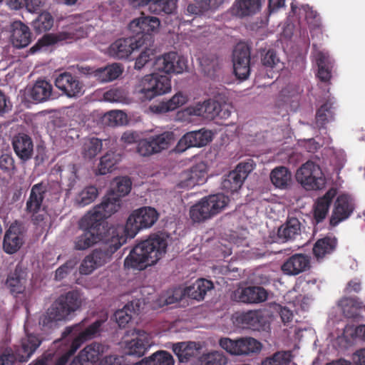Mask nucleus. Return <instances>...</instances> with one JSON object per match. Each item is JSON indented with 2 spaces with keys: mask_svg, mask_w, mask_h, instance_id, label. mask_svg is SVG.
I'll use <instances>...</instances> for the list:
<instances>
[{
  "mask_svg": "<svg viewBox=\"0 0 365 365\" xmlns=\"http://www.w3.org/2000/svg\"><path fill=\"white\" fill-rule=\"evenodd\" d=\"M168 247L165 237L150 235L146 240L136 244L124 260L125 267L143 270L155 264L165 254Z\"/></svg>",
  "mask_w": 365,
  "mask_h": 365,
  "instance_id": "f257e3e1",
  "label": "nucleus"
},
{
  "mask_svg": "<svg viewBox=\"0 0 365 365\" xmlns=\"http://www.w3.org/2000/svg\"><path fill=\"white\" fill-rule=\"evenodd\" d=\"M118 232L120 233V230ZM118 236L116 230H111L104 238L106 246L95 249L82 260L79 267V273L88 275L97 268L108 262L112 255L125 243V240L119 238Z\"/></svg>",
  "mask_w": 365,
  "mask_h": 365,
  "instance_id": "f03ea898",
  "label": "nucleus"
},
{
  "mask_svg": "<svg viewBox=\"0 0 365 365\" xmlns=\"http://www.w3.org/2000/svg\"><path fill=\"white\" fill-rule=\"evenodd\" d=\"M96 222L97 220L93 221L90 217L86 215L81 219L78 226L82 233L75 238V250H85L98 242H102L103 245L101 247L106 246L104 238L111 230H116L118 232L120 230V233H118L119 238H124L126 240L121 227H110L104 233H102V227L100 226V224H97Z\"/></svg>",
  "mask_w": 365,
  "mask_h": 365,
  "instance_id": "7ed1b4c3",
  "label": "nucleus"
},
{
  "mask_svg": "<svg viewBox=\"0 0 365 365\" xmlns=\"http://www.w3.org/2000/svg\"><path fill=\"white\" fill-rule=\"evenodd\" d=\"M171 91L170 78L165 75L153 73L140 78L134 86L133 93L142 101H150L156 96Z\"/></svg>",
  "mask_w": 365,
  "mask_h": 365,
  "instance_id": "20e7f679",
  "label": "nucleus"
},
{
  "mask_svg": "<svg viewBox=\"0 0 365 365\" xmlns=\"http://www.w3.org/2000/svg\"><path fill=\"white\" fill-rule=\"evenodd\" d=\"M229 202V197L220 193L205 197L190 207V217L195 222L205 221L222 212Z\"/></svg>",
  "mask_w": 365,
  "mask_h": 365,
  "instance_id": "39448f33",
  "label": "nucleus"
},
{
  "mask_svg": "<svg viewBox=\"0 0 365 365\" xmlns=\"http://www.w3.org/2000/svg\"><path fill=\"white\" fill-rule=\"evenodd\" d=\"M158 219V213L151 207H143L134 210L128 217L125 227L117 226L123 229V235L133 238L143 228L152 227Z\"/></svg>",
  "mask_w": 365,
  "mask_h": 365,
  "instance_id": "423d86ee",
  "label": "nucleus"
},
{
  "mask_svg": "<svg viewBox=\"0 0 365 365\" xmlns=\"http://www.w3.org/2000/svg\"><path fill=\"white\" fill-rule=\"evenodd\" d=\"M47 187L44 182L34 185L26 202L25 210L27 214L31 215V221L35 225L43 226L48 220V213L43 208V201L48 191Z\"/></svg>",
  "mask_w": 365,
  "mask_h": 365,
  "instance_id": "0eeeda50",
  "label": "nucleus"
},
{
  "mask_svg": "<svg viewBox=\"0 0 365 365\" xmlns=\"http://www.w3.org/2000/svg\"><path fill=\"white\" fill-rule=\"evenodd\" d=\"M81 306V299L77 290L61 294L48 309V319H66Z\"/></svg>",
  "mask_w": 365,
  "mask_h": 365,
  "instance_id": "6e6552de",
  "label": "nucleus"
},
{
  "mask_svg": "<svg viewBox=\"0 0 365 365\" xmlns=\"http://www.w3.org/2000/svg\"><path fill=\"white\" fill-rule=\"evenodd\" d=\"M87 36L86 31L80 24H73L66 28L65 30L56 34H47L43 36L35 45L30 48L29 54H34L41 50L42 48L53 45L61 41L71 42Z\"/></svg>",
  "mask_w": 365,
  "mask_h": 365,
  "instance_id": "1a4fd4ad",
  "label": "nucleus"
},
{
  "mask_svg": "<svg viewBox=\"0 0 365 365\" xmlns=\"http://www.w3.org/2000/svg\"><path fill=\"white\" fill-rule=\"evenodd\" d=\"M296 179L307 190H321L326 184V178L320 166L309 160L297 170Z\"/></svg>",
  "mask_w": 365,
  "mask_h": 365,
  "instance_id": "9d476101",
  "label": "nucleus"
},
{
  "mask_svg": "<svg viewBox=\"0 0 365 365\" xmlns=\"http://www.w3.org/2000/svg\"><path fill=\"white\" fill-rule=\"evenodd\" d=\"M160 21L155 16H141L133 20L128 25L133 36L142 41V46H150L153 41L152 34L159 29Z\"/></svg>",
  "mask_w": 365,
  "mask_h": 365,
  "instance_id": "9b49d317",
  "label": "nucleus"
},
{
  "mask_svg": "<svg viewBox=\"0 0 365 365\" xmlns=\"http://www.w3.org/2000/svg\"><path fill=\"white\" fill-rule=\"evenodd\" d=\"M220 346L232 355L247 356L257 353L261 349V344L251 337L232 340L223 338L220 340Z\"/></svg>",
  "mask_w": 365,
  "mask_h": 365,
  "instance_id": "f8f14e48",
  "label": "nucleus"
},
{
  "mask_svg": "<svg viewBox=\"0 0 365 365\" xmlns=\"http://www.w3.org/2000/svg\"><path fill=\"white\" fill-rule=\"evenodd\" d=\"M254 169L252 163H240L235 170L225 175L222 181V189L227 192L234 193L242 187L245 180Z\"/></svg>",
  "mask_w": 365,
  "mask_h": 365,
  "instance_id": "ddd939ff",
  "label": "nucleus"
},
{
  "mask_svg": "<svg viewBox=\"0 0 365 365\" xmlns=\"http://www.w3.org/2000/svg\"><path fill=\"white\" fill-rule=\"evenodd\" d=\"M153 66L155 71L167 74L182 73L187 68V61L176 52H169L156 58Z\"/></svg>",
  "mask_w": 365,
  "mask_h": 365,
  "instance_id": "4468645a",
  "label": "nucleus"
},
{
  "mask_svg": "<svg viewBox=\"0 0 365 365\" xmlns=\"http://www.w3.org/2000/svg\"><path fill=\"white\" fill-rule=\"evenodd\" d=\"M54 83L62 94L68 98H78L84 93L83 83L70 72L64 71L59 73L56 77Z\"/></svg>",
  "mask_w": 365,
  "mask_h": 365,
  "instance_id": "2eb2a0df",
  "label": "nucleus"
},
{
  "mask_svg": "<svg viewBox=\"0 0 365 365\" xmlns=\"http://www.w3.org/2000/svg\"><path fill=\"white\" fill-rule=\"evenodd\" d=\"M26 230L21 222L15 221L6 231L3 250L9 255L16 253L25 242Z\"/></svg>",
  "mask_w": 365,
  "mask_h": 365,
  "instance_id": "dca6fc26",
  "label": "nucleus"
},
{
  "mask_svg": "<svg viewBox=\"0 0 365 365\" xmlns=\"http://www.w3.org/2000/svg\"><path fill=\"white\" fill-rule=\"evenodd\" d=\"M120 202L119 197L108 193L101 204L94 207L85 215L90 217L93 221L97 220V224L102 227V222L118 210Z\"/></svg>",
  "mask_w": 365,
  "mask_h": 365,
  "instance_id": "f3484780",
  "label": "nucleus"
},
{
  "mask_svg": "<svg viewBox=\"0 0 365 365\" xmlns=\"http://www.w3.org/2000/svg\"><path fill=\"white\" fill-rule=\"evenodd\" d=\"M212 140V133L205 129L187 132L179 140L173 151L181 153L190 148H200Z\"/></svg>",
  "mask_w": 365,
  "mask_h": 365,
  "instance_id": "a211bd4d",
  "label": "nucleus"
},
{
  "mask_svg": "<svg viewBox=\"0 0 365 365\" xmlns=\"http://www.w3.org/2000/svg\"><path fill=\"white\" fill-rule=\"evenodd\" d=\"M142 41L134 36L118 38L108 48V54L117 59L128 58L136 49L142 47Z\"/></svg>",
  "mask_w": 365,
  "mask_h": 365,
  "instance_id": "6ab92c4d",
  "label": "nucleus"
},
{
  "mask_svg": "<svg viewBox=\"0 0 365 365\" xmlns=\"http://www.w3.org/2000/svg\"><path fill=\"white\" fill-rule=\"evenodd\" d=\"M233 69L236 77L247 79L250 73V50L245 45H237L232 55Z\"/></svg>",
  "mask_w": 365,
  "mask_h": 365,
  "instance_id": "aec40b11",
  "label": "nucleus"
},
{
  "mask_svg": "<svg viewBox=\"0 0 365 365\" xmlns=\"http://www.w3.org/2000/svg\"><path fill=\"white\" fill-rule=\"evenodd\" d=\"M267 297L268 294L267 290L259 286L238 287L232 294V299L234 301L247 304L264 302L267 300Z\"/></svg>",
  "mask_w": 365,
  "mask_h": 365,
  "instance_id": "412c9836",
  "label": "nucleus"
},
{
  "mask_svg": "<svg viewBox=\"0 0 365 365\" xmlns=\"http://www.w3.org/2000/svg\"><path fill=\"white\" fill-rule=\"evenodd\" d=\"M354 209L355 204L352 197L346 194L339 195L334 203V208L330 218V225L335 227L341 221L346 220Z\"/></svg>",
  "mask_w": 365,
  "mask_h": 365,
  "instance_id": "4be33fe9",
  "label": "nucleus"
},
{
  "mask_svg": "<svg viewBox=\"0 0 365 365\" xmlns=\"http://www.w3.org/2000/svg\"><path fill=\"white\" fill-rule=\"evenodd\" d=\"M133 338L125 341L126 354L138 356H143L152 344L151 336L143 331H133Z\"/></svg>",
  "mask_w": 365,
  "mask_h": 365,
  "instance_id": "5701e85b",
  "label": "nucleus"
},
{
  "mask_svg": "<svg viewBox=\"0 0 365 365\" xmlns=\"http://www.w3.org/2000/svg\"><path fill=\"white\" fill-rule=\"evenodd\" d=\"M12 147L16 156L22 163L32 158L34 143L31 138L25 133H19L12 138Z\"/></svg>",
  "mask_w": 365,
  "mask_h": 365,
  "instance_id": "b1692460",
  "label": "nucleus"
},
{
  "mask_svg": "<svg viewBox=\"0 0 365 365\" xmlns=\"http://www.w3.org/2000/svg\"><path fill=\"white\" fill-rule=\"evenodd\" d=\"M310 257L305 254H294L287 259L281 266L285 274L295 276L310 268Z\"/></svg>",
  "mask_w": 365,
  "mask_h": 365,
  "instance_id": "393cba45",
  "label": "nucleus"
},
{
  "mask_svg": "<svg viewBox=\"0 0 365 365\" xmlns=\"http://www.w3.org/2000/svg\"><path fill=\"white\" fill-rule=\"evenodd\" d=\"M206 170L204 163L192 166L190 170L181 174V180L178 183L180 187H192L203 184L206 181Z\"/></svg>",
  "mask_w": 365,
  "mask_h": 365,
  "instance_id": "a878e982",
  "label": "nucleus"
},
{
  "mask_svg": "<svg viewBox=\"0 0 365 365\" xmlns=\"http://www.w3.org/2000/svg\"><path fill=\"white\" fill-rule=\"evenodd\" d=\"M27 279L26 269L18 264L14 269L9 273L6 284L12 294H22L26 289Z\"/></svg>",
  "mask_w": 365,
  "mask_h": 365,
  "instance_id": "bb28decb",
  "label": "nucleus"
},
{
  "mask_svg": "<svg viewBox=\"0 0 365 365\" xmlns=\"http://www.w3.org/2000/svg\"><path fill=\"white\" fill-rule=\"evenodd\" d=\"M202 346L199 342L182 341L173 344L172 350L178 356L180 362L186 363L195 359L200 354Z\"/></svg>",
  "mask_w": 365,
  "mask_h": 365,
  "instance_id": "cd10ccee",
  "label": "nucleus"
},
{
  "mask_svg": "<svg viewBox=\"0 0 365 365\" xmlns=\"http://www.w3.org/2000/svg\"><path fill=\"white\" fill-rule=\"evenodd\" d=\"M337 306L346 319H357L364 312V303L357 297H344L337 302Z\"/></svg>",
  "mask_w": 365,
  "mask_h": 365,
  "instance_id": "c85d7f7f",
  "label": "nucleus"
},
{
  "mask_svg": "<svg viewBox=\"0 0 365 365\" xmlns=\"http://www.w3.org/2000/svg\"><path fill=\"white\" fill-rule=\"evenodd\" d=\"M338 240L334 236H326L317 240L312 252L317 262H322L332 255L336 249Z\"/></svg>",
  "mask_w": 365,
  "mask_h": 365,
  "instance_id": "c756f323",
  "label": "nucleus"
},
{
  "mask_svg": "<svg viewBox=\"0 0 365 365\" xmlns=\"http://www.w3.org/2000/svg\"><path fill=\"white\" fill-rule=\"evenodd\" d=\"M100 326V321H96L83 331L80 333L79 336L73 341L71 349L68 353L61 356L57 361L56 365H65L68 362L69 357L79 348L81 343L93 337L96 334Z\"/></svg>",
  "mask_w": 365,
  "mask_h": 365,
  "instance_id": "7c9ffc66",
  "label": "nucleus"
},
{
  "mask_svg": "<svg viewBox=\"0 0 365 365\" xmlns=\"http://www.w3.org/2000/svg\"><path fill=\"white\" fill-rule=\"evenodd\" d=\"M336 195V190L331 188L316 201L314 206L313 217L317 224L322 222L326 218L331 203Z\"/></svg>",
  "mask_w": 365,
  "mask_h": 365,
  "instance_id": "2f4dec72",
  "label": "nucleus"
},
{
  "mask_svg": "<svg viewBox=\"0 0 365 365\" xmlns=\"http://www.w3.org/2000/svg\"><path fill=\"white\" fill-rule=\"evenodd\" d=\"M300 234L301 223L296 217H288L277 231V237L283 242L292 241Z\"/></svg>",
  "mask_w": 365,
  "mask_h": 365,
  "instance_id": "473e14b6",
  "label": "nucleus"
},
{
  "mask_svg": "<svg viewBox=\"0 0 365 365\" xmlns=\"http://www.w3.org/2000/svg\"><path fill=\"white\" fill-rule=\"evenodd\" d=\"M261 0H237L232 7V13L238 17L252 16L260 11Z\"/></svg>",
  "mask_w": 365,
  "mask_h": 365,
  "instance_id": "72a5a7b5",
  "label": "nucleus"
},
{
  "mask_svg": "<svg viewBox=\"0 0 365 365\" xmlns=\"http://www.w3.org/2000/svg\"><path fill=\"white\" fill-rule=\"evenodd\" d=\"M31 32L29 26L21 21L12 24L11 41L16 48L27 46L31 42Z\"/></svg>",
  "mask_w": 365,
  "mask_h": 365,
  "instance_id": "f704fd0d",
  "label": "nucleus"
},
{
  "mask_svg": "<svg viewBox=\"0 0 365 365\" xmlns=\"http://www.w3.org/2000/svg\"><path fill=\"white\" fill-rule=\"evenodd\" d=\"M214 288L213 283L206 279H198L192 285L184 288L186 297L197 301L202 300L207 292Z\"/></svg>",
  "mask_w": 365,
  "mask_h": 365,
  "instance_id": "c9c22d12",
  "label": "nucleus"
},
{
  "mask_svg": "<svg viewBox=\"0 0 365 365\" xmlns=\"http://www.w3.org/2000/svg\"><path fill=\"white\" fill-rule=\"evenodd\" d=\"M105 350L106 347L100 344L93 343L88 345L81 351L79 357L73 360L71 365H83L82 361L96 362Z\"/></svg>",
  "mask_w": 365,
  "mask_h": 365,
  "instance_id": "e433bc0d",
  "label": "nucleus"
},
{
  "mask_svg": "<svg viewBox=\"0 0 365 365\" xmlns=\"http://www.w3.org/2000/svg\"><path fill=\"white\" fill-rule=\"evenodd\" d=\"M52 85L46 80H37L29 91L30 98L36 103H43L51 98Z\"/></svg>",
  "mask_w": 365,
  "mask_h": 365,
  "instance_id": "4c0bfd02",
  "label": "nucleus"
},
{
  "mask_svg": "<svg viewBox=\"0 0 365 365\" xmlns=\"http://www.w3.org/2000/svg\"><path fill=\"white\" fill-rule=\"evenodd\" d=\"M123 73L122 66L117 63L98 68L93 71V77L101 83L110 82L118 78Z\"/></svg>",
  "mask_w": 365,
  "mask_h": 365,
  "instance_id": "58836bf2",
  "label": "nucleus"
},
{
  "mask_svg": "<svg viewBox=\"0 0 365 365\" xmlns=\"http://www.w3.org/2000/svg\"><path fill=\"white\" fill-rule=\"evenodd\" d=\"M316 61L318 66L317 77L322 82H329L331 78L333 68L331 59L327 54L318 51L316 54Z\"/></svg>",
  "mask_w": 365,
  "mask_h": 365,
  "instance_id": "ea45409f",
  "label": "nucleus"
},
{
  "mask_svg": "<svg viewBox=\"0 0 365 365\" xmlns=\"http://www.w3.org/2000/svg\"><path fill=\"white\" fill-rule=\"evenodd\" d=\"M187 101V96L181 92H178L168 101H162L158 105L153 106L152 109L156 113H165L178 108L185 104Z\"/></svg>",
  "mask_w": 365,
  "mask_h": 365,
  "instance_id": "a19ab883",
  "label": "nucleus"
},
{
  "mask_svg": "<svg viewBox=\"0 0 365 365\" xmlns=\"http://www.w3.org/2000/svg\"><path fill=\"white\" fill-rule=\"evenodd\" d=\"M270 180L276 187L285 189L292 182V173L286 167L279 166L272 170Z\"/></svg>",
  "mask_w": 365,
  "mask_h": 365,
  "instance_id": "79ce46f5",
  "label": "nucleus"
},
{
  "mask_svg": "<svg viewBox=\"0 0 365 365\" xmlns=\"http://www.w3.org/2000/svg\"><path fill=\"white\" fill-rule=\"evenodd\" d=\"M227 359L223 353L217 351H213L198 355L192 360V365H225Z\"/></svg>",
  "mask_w": 365,
  "mask_h": 365,
  "instance_id": "37998d69",
  "label": "nucleus"
},
{
  "mask_svg": "<svg viewBox=\"0 0 365 365\" xmlns=\"http://www.w3.org/2000/svg\"><path fill=\"white\" fill-rule=\"evenodd\" d=\"M41 340L32 334H27L26 338L23 339L21 350L19 353V358L21 361H26L40 346Z\"/></svg>",
  "mask_w": 365,
  "mask_h": 365,
  "instance_id": "c03bdc74",
  "label": "nucleus"
},
{
  "mask_svg": "<svg viewBox=\"0 0 365 365\" xmlns=\"http://www.w3.org/2000/svg\"><path fill=\"white\" fill-rule=\"evenodd\" d=\"M173 356L166 351H158L149 357L143 359L135 365H174Z\"/></svg>",
  "mask_w": 365,
  "mask_h": 365,
  "instance_id": "a18cd8bd",
  "label": "nucleus"
},
{
  "mask_svg": "<svg viewBox=\"0 0 365 365\" xmlns=\"http://www.w3.org/2000/svg\"><path fill=\"white\" fill-rule=\"evenodd\" d=\"M140 304V299L133 300L126 304L122 309L116 310L110 319H133L138 315Z\"/></svg>",
  "mask_w": 365,
  "mask_h": 365,
  "instance_id": "49530a36",
  "label": "nucleus"
},
{
  "mask_svg": "<svg viewBox=\"0 0 365 365\" xmlns=\"http://www.w3.org/2000/svg\"><path fill=\"white\" fill-rule=\"evenodd\" d=\"M102 148V140L96 137L87 138L83 140L81 154L85 159L91 160L101 151Z\"/></svg>",
  "mask_w": 365,
  "mask_h": 365,
  "instance_id": "de8ad7c7",
  "label": "nucleus"
},
{
  "mask_svg": "<svg viewBox=\"0 0 365 365\" xmlns=\"http://www.w3.org/2000/svg\"><path fill=\"white\" fill-rule=\"evenodd\" d=\"M260 61L262 66L267 70L281 69V61L277 52L273 48H262L260 50Z\"/></svg>",
  "mask_w": 365,
  "mask_h": 365,
  "instance_id": "09e8293b",
  "label": "nucleus"
},
{
  "mask_svg": "<svg viewBox=\"0 0 365 365\" xmlns=\"http://www.w3.org/2000/svg\"><path fill=\"white\" fill-rule=\"evenodd\" d=\"M54 19L49 12L41 13L33 21L32 27L37 34L51 30L53 26Z\"/></svg>",
  "mask_w": 365,
  "mask_h": 365,
  "instance_id": "8fccbe9b",
  "label": "nucleus"
},
{
  "mask_svg": "<svg viewBox=\"0 0 365 365\" xmlns=\"http://www.w3.org/2000/svg\"><path fill=\"white\" fill-rule=\"evenodd\" d=\"M132 186V182L128 177L116 178L111 184V189L108 192L110 195H115V197H120L127 195Z\"/></svg>",
  "mask_w": 365,
  "mask_h": 365,
  "instance_id": "3c124183",
  "label": "nucleus"
},
{
  "mask_svg": "<svg viewBox=\"0 0 365 365\" xmlns=\"http://www.w3.org/2000/svg\"><path fill=\"white\" fill-rule=\"evenodd\" d=\"M120 159V155L115 152H107L101 158L100 163L98 166V174L106 175L110 173Z\"/></svg>",
  "mask_w": 365,
  "mask_h": 365,
  "instance_id": "603ef678",
  "label": "nucleus"
},
{
  "mask_svg": "<svg viewBox=\"0 0 365 365\" xmlns=\"http://www.w3.org/2000/svg\"><path fill=\"white\" fill-rule=\"evenodd\" d=\"M98 195L96 187L90 185L84 187L75 197V203L79 207H85L93 202Z\"/></svg>",
  "mask_w": 365,
  "mask_h": 365,
  "instance_id": "864d4df0",
  "label": "nucleus"
},
{
  "mask_svg": "<svg viewBox=\"0 0 365 365\" xmlns=\"http://www.w3.org/2000/svg\"><path fill=\"white\" fill-rule=\"evenodd\" d=\"M333 106L329 103H325L317 110L316 114V124L319 128H323L325 125L334 120Z\"/></svg>",
  "mask_w": 365,
  "mask_h": 365,
  "instance_id": "5fc2aeb1",
  "label": "nucleus"
},
{
  "mask_svg": "<svg viewBox=\"0 0 365 365\" xmlns=\"http://www.w3.org/2000/svg\"><path fill=\"white\" fill-rule=\"evenodd\" d=\"M157 153L168 149L175 141L173 131H165L158 135H152Z\"/></svg>",
  "mask_w": 365,
  "mask_h": 365,
  "instance_id": "6e6d98bb",
  "label": "nucleus"
},
{
  "mask_svg": "<svg viewBox=\"0 0 365 365\" xmlns=\"http://www.w3.org/2000/svg\"><path fill=\"white\" fill-rule=\"evenodd\" d=\"M177 0H152L150 11L156 14H172L176 9Z\"/></svg>",
  "mask_w": 365,
  "mask_h": 365,
  "instance_id": "4d7b16f0",
  "label": "nucleus"
},
{
  "mask_svg": "<svg viewBox=\"0 0 365 365\" xmlns=\"http://www.w3.org/2000/svg\"><path fill=\"white\" fill-rule=\"evenodd\" d=\"M204 112H205V118L214 119L215 117L223 118L224 115H222V110L221 109V105L217 101L212 99H208L204 101ZM225 113V112H224Z\"/></svg>",
  "mask_w": 365,
  "mask_h": 365,
  "instance_id": "13d9d810",
  "label": "nucleus"
},
{
  "mask_svg": "<svg viewBox=\"0 0 365 365\" xmlns=\"http://www.w3.org/2000/svg\"><path fill=\"white\" fill-rule=\"evenodd\" d=\"M185 297H186V294L184 288L178 287L168 290L165 294L162 296L161 299L163 300V304L171 305L180 302Z\"/></svg>",
  "mask_w": 365,
  "mask_h": 365,
  "instance_id": "bf43d9fd",
  "label": "nucleus"
},
{
  "mask_svg": "<svg viewBox=\"0 0 365 365\" xmlns=\"http://www.w3.org/2000/svg\"><path fill=\"white\" fill-rule=\"evenodd\" d=\"M237 326L242 329L268 332L270 329L269 321H235Z\"/></svg>",
  "mask_w": 365,
  "mask_h": 365,
  "instance_id": "052dcab7",
  "label": "nucleus"
},
{
  "mask_svg": "<svg viewBox=\"0 0 365 365\" xmlns=\"http://www.w3.org/2000/svg\"><path fill=\"white\" fill-rule=\"evenodd\" d=\"M291 357L290 351H278L263 361L262 365H289Z\"/></svg>",
  "mask_w": 365,
  "mask_h": 365,
  "instance_id": "680f3d73",
  "label": "nucleus"
},
{
  "mask_svg": "<svg viewBox=\"0 0 365 365\" xmlns=\"http://www.w3.org/2000/svg\"><path fill=\"white\" fill-rule=\"evenodd\" d=\"M137 152L143 157L158 153L152 136L141 139L138 142Z\"/></svg>",
  "mask_w": 365,
  "mask_h": 365,
  "instance_id": "e2e57ef3",
  "label": "nucleus"
},
{
  "mask_svg": "<svg viewBox=\"0 0 365 365\" xmlns=\"http://www.w3.org/2000/svg\"><path fill=\"white\" fill-rule=\"evenodd\" d=\"M0 170L9 176H11L16 170L14 159L11 155L3 153L0 156Z\"/></svg>",
  "mask_w": 365,
  "mask_h": 365,
  "instance_id": "0e129e2a",
  "label": "nucleus"
},
{
  "mask_svg": "<svg viewBox=\"0 0 365 365\" xmlns=\"http://www.w3.org/2000/svg\"><path fill=\"white\" fill-rule=\"evenodd\" d=\"M105 101L111 103H122L126 98L125 91L121 88H112L103 94Z\"/></svg>",
  "mask_w": 365,
  "mask_h": 365,
  "instance_id": "69168bd1",
  "label": "nucleus"
},
{
  "mask_svg": "<svg viewBox=\"0 0 365 365\" xmlns=\"http://www.w3.org/2000/svg\"><path fill=\"white\" fill-rule=\"evenodd\" d=\"M272 313H277L281 319H291L294 317L293 310L287 306H282L279 304H273L269 307Z\"/></svg>",
  "mask_w": 365,
  "mask_h": 365,
  "instance_id": "338daca9",
  "label": "nucleus"
},
{
  "mask_svg": "<svg viewBox=\"0 0 365 365\" xmlns=\"http://www.w3.org/2000/svg\"><path fill=\"white\" fill-rule=\"evenodd\" d=\"M76 262L73 260H68L60 266L55 273V279L61 281L64 279L74 268Z\"/></svg>",
  "mask_w": 365,
  "mask_h": 365,
  "instance_id": "774afa93",
  "label": "nucleus"
}]
</instances>
